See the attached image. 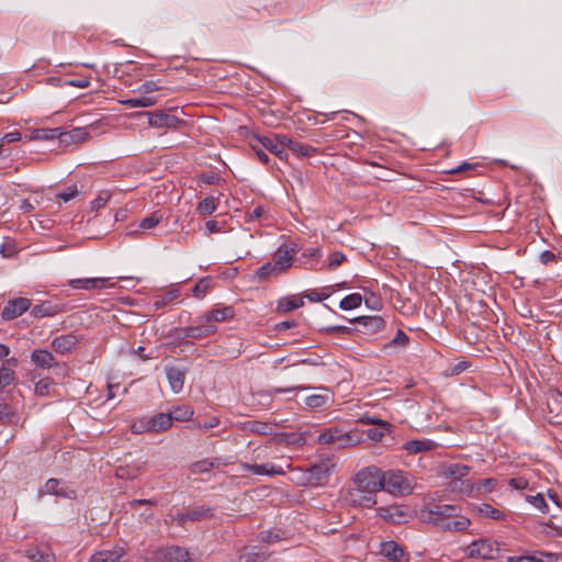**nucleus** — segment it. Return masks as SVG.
<instances>
[{
  "instance_id": "obj_1",
  "label": "nucleus",
  "mask_w": 562,
  "mask_h": 562,
  "mask_svg": "<svg viewBox=\"0 0 562 562\" xmlns=\"http://www.w3.org/2000/svg\"><path fill=\"white\" fill-rule=\"evenodd\" d=\"M418 519L441 531H464L471 521L460 515V507L448 504H429L417 510Z\"/></svg>"
},
{
  "instance_id": "obj_2",
  "label": "nucleus",
  "mask_w": 562,
  "mask_h": 562,
  "mask_svg": "<svg viewBox=\"0 0 562 562\" xmlns=\"http://www.w3.org/2000/svg\"><path fill=\"white\" fill-rule=\"evenodd\" d=\"M381 491L393 496L402 497L411 495L414 491L412 476L402 470L391 469L383 471L380 469Z\"/></svg>"
},
{
  "instance_id": "obj_3",
  "label": "nucleus",
  "mask_w": 562,
  "mask_h": 562,
  "mask_svg": "<svg viewBox=\"0 0 562 562\" xmlns=\"http://www.w3.org/2000/svg\"><path fill=\"white\" fill-rule=\"evenodd\" d=\"M470 468L460 463L446 464L442 468V473L446 477L451 479L450 486L452 491H459L464 495H472L473 483L469 480H464L468 475Z\"/></svg>"
},
{
  "instance_id": "obj_4",
  "label": "nucleus",
  "mask_w": 562,
  "mask_h": 562,
  "mask_svg": "<svg viewBox=\"0 0 562 562\" xmlns=\"http://www.w3.org/2000/svg\"><path fill=\"white\" fill-rule=\"evenodd\" d=\"M352 485L376 497V493L381 491L382 486L380 468L370 465L359 470L352 479Z\"/></svg>"
},
{
  "instance_id": "obj_5",
  "label": "nucleus",
  "mask_w": 562,
  "mask_h": 562,
  "mask_svg": "<svg viewBox=\"0 0 562 562\" xmlns=\"http://www.w3.org/2000/svg\"><path fill=\"white\" fill-rule=\"evenodd\" d=\"M334 465L335 464L331 459H322L304 471L301 483L314 486L325 484L333 471Z\"/></svg>"
},
{
  "instance_id": "obj_6",
  "label": "nucleus",
  "mask_w": 562,
  "mask_h": 562,
  "mask_svg": "<svg viewBox=\"0 0 562 562\" xmlns=\"http://www.w3.org/2000/svg\"><path fill=\"white\" fill-rule=\"evenodd\" d=\"M499 552L498 543L488 538L474 540L465 548V554L471 559L496 560Z\"/></svg>"
},
{
  "instance_id": "obj_7",
  "label": "nucleus",
  "mask_w": 562,
  "mask_h": 562,
  "mask_svg": "<svg viewBox=\"0 0 562 562\" xmlns=\"http://www.w3.org/2000/svg\"><path fill=\"white\" fill-rule=\"evenodd\" d=\"M318 443L333 445L337 448H346L352 445V438L349 432L338 427H330L318 435Z\"/></svg>"
},
{
  "instance_id": "obj_8",
  "label": "nucleus",
  "mask_w": 562,
  "mask_h": 562,
  "mask_svg": "<svg viewBox=\"0 0 562 562\" xmlns=\"http://www.w3.org/2000/svg\"><path fill=\"white\" fill-rule=\"evenodd\" d=\"M297 252L295 244H281L272 256V263L279 273L285 272L294 262V255Z\"/></svg>"
},
{
  "instance_id": "obj_9",
  "label": "nucleus",
  "mask_w": 562,
  "mask_h": 562,
  "mask_svg": "<svg viewBox=\"0 0 562 562\" xmlns=\"http://www.w3.org/2000/svg\"><path fill=\"white\" fill-rule=\"evenodd\" d=\"M32 306V302L26 297H18L9 300L1 311V318L3 321H12L21 316Z\"/></svg>"
},
{
  "instance_id": "obj_10",
  "label": "nucleus",
  "mask_w": 562,
  "mask_h": 562,
  "mask_svg": "<svg viewBox=\"0 0 562 562\" xmlns=\"http://www.w3.org/2000/svg\"><path fill=\"white\" fill-rule=\"evenodd\" d=\"M235 316V311L233 306L217 304L212 310L207 311L203 315L200 316V319L205 323H218L229 321Z\"/></svg>"
},
{
  "instance_id": "obj_11",
  "label": "nucleus",
  "mask_w": 562,
  "mask_h": 562,
  "mask_svg": "<svg viewBox=\"0 0 562 562\" xmlns=\"http://www.w3.org/2000/svg\"><path fill=\"white\" fill-rule=\"evenodd\" d=\"M346 501L356 507L371 508L376 504V497L362 492V490L351 486L346 495Z\"/></svg>"
},
{
  "instance_id": "obj_12",
  "label": "nucleus",
  "mask_w": 562,
  "mask_h": 562,
  "mask_svg": "<svg viewBox=\"0 0 562 562\" xmlns=\"http://www.w3.org/2000/svg\"><path fill=\"white\" fill-rule=\"evenodd\" d=\"M148 123L150 126L158 128H177L178 126L184 124V122L181 119L159 111L149 114Z\"/></svg>"
},
{
  "instance_id": "obj_13",
  "label": "nucleus",
  "mask_w": 562,
  "mask_h": 562,
  "mask_svg": "<svg viewBox=\"0 0 562 562\" xmlns=\"http://www.w3.org/2000/svg\"><path fill=\"white\" fill-rule=\"evenodd\" d=\"M240 468L243 471L251 472L256 475H283L285 471L283 468L276 465L273 463H262V464H250V463H241Z\"/></svg>"
},
{
  "instance_id": "obj_14",
  "label": "nucleus",
  "mask_w": 562,
  "mask_h": 562,
  "mask_svg": "<svg viewBox=\"0 0 562 562\" xmlns=\"http://www.w3.org/2000/svg\"><path fill=\"white\" fill-rule=\"evenodd\" d=\"M350 323H357L363 327L366 335H372L379 333L385 327V321L378 315L374 316H359L350 319Z\"/></svg>"
},
{
  "instance_id": "obj_15",
  "label": "nucleus",
  "mask_w": 562,
  "mask_h": 562,
  "mask_svg": "<svg viewBox=\"0 0 562 562\" xmlns=\"http://www.w3.org/2000/svg\"><path fill=\"white\" fill-rule=\"evenodd\" d=\"M90 134L86 127H76L70 131H66L60 127L59 143L64 145H74L82 143L89 138Z\"/></svg>"
},
{
  "instance_id": "obj_16",
  "label": "nucleus",
  "mask_w": 562,
  "mask_h": 562,
  "mask_svg": "<svg viewBox=\"0 0 562 562\" xmlns=\"http://www.w3.org/2000/svg\"><path fill=\"white\" fill-rule=\"evenodd\" d=\"M69 286L80 290L104 289L110 286L108 278H81L68 281Z\"/></svg>"
},
{
  "instance_id": "obj_17",
  "label": "nucleus",
  "mask_w": 562,
  "mask_h": 562,
  "mask_svg": "<svg viewBox=\"0 0 562 562\" xmlns=\"http://www.w3.org/2000/svg\"><path fill=\"white\" fill-rule=\"evenodd\" d=\"M172 426V417L168 413H159L146 419V427L142 430L150 432H160Z\"/></svg>"
},
{
  "instance_id": "obj_18",
  "label": "nucleus",
  "mask_w": 562,
  "mask_h": 562,
  "mask_svg": "<svg viewBox=\"0 0 562 562\" xmlns=\"http://www.w3.org/2000/svg\"><path fill=\"white\" fill-rule=\"evenodd\" d=\"M78 342L79 339L75 334H67L54 338L52 347L56 352L65 355L71 352Z\"/></svg>"
},
{
  "instance_id": "obj_19",
  "label": "nucleus",
  "mask_w": 562,
  "mask_h": 562,
  "mask_svg": "<svg viewBox=\"0 0 562 562\" xmlns=\"http://www.w3.org/2000/svg\"><path fill=\"white\" fill-rule=\"evenodd\" d=\"M323 252L321 247H307L304 248L302 251V258L305 260L301 263V266L305 269L310 270H321L324 269V267H319V259L322 258Z\"/></svg>"
},
{
  "instance_id": "obj_20",
  "label": "nucleus",
  "mask_w": 562,
  "mask_h": 562,
  "mask_svg": "<svg viewBox=\"0 0 562 562\" xmlns=\"http://www.w3.org/2000/svg\"><path fill=\"white\" fill-rule=\"evenodd\" d=\"M31 361L37 367L42 369H49L53 367H58L59 363L55 360L53 353L45 349H35L31 353Z\"/></svg>"
},
{
  "instance_id": "obj_21",
  "label": "nucleus",
  "mask_w": 562,
  "mask_h": 562,
  "mask_svg": "<svg viewBox=\"0 0 562 562\" xmlns=\"http://www.w3.org/2000/svg\"><path fill=\"white\" fill-rule=\"evenodd\" d=\"M44 493L53 494L56 496L65 497V498H74L76 495V492L65 484H61V482L57 479H49L46 481L44 485Z\"/></svg>"
},
{
  "instance_id": "obj_22",
  "label": "nucleus",
  "mask_w": 562,
  "mask_h": 562,
  "mask_svg": "<svg viewBox=\"0 0 562 562\" xmlns=\"http://www.w3.org/2000/svg\"><path fill=\"white\" fill-rule=\"evenodd\" d=\"M125 554L123 547L115 546L112 549L101 550L94 553L90 562H119Z\"/></svg>"
},
{
  "instance_id": "obj_23",
  "label": "nucleus",
  "mask_w": 562,
  "mask_h": 562,
  "mask_svg": "<svg viewBox=\"0 0 562 562\" xmlns=\"http://www.w3.org/2000/svg\"><path fill=\"white\" fill-rule=\"evenodd\" d=\"M380 554L391 562H401L404 558V550L395 541L390 540L381 543Z\"/></svg>"
},
{
  "instance_id": "obj_24",
  "label": "nucleus",
  "mask_w": 562,
  "mask_h": 562,
  "mask_svg": "<svg viewBox=\"0 0 562 562\" xmlns=\"http://www.w3.org/2000/svg\"><path fill=\"white\" fill-rule=\"evenodd\" d=\"M166 375L171 390L179 393L183 389L186 371L179 367H168L166 368Z\"/></svg>"
},
{
  "instance_id": "obj_25",
  "label": "nucleus",
  "mask_w": 562,
  "mask_h": 562,
  "mask_svg": "<svg viewBox=\"0 0 562 562\" xmlns=\"http://www.w3.org/2000/svg\"><path fill=\"white\" fill-rule=\"evenodd\" d=\"M324 393L322 394H313L305 398V405L310 409H321L327 407L334 400L329 394L327 387H319Z\"/></svg>"
},
{
  "instance_id": "obj_26",
  "label": "nucleus",
  "mask_w": 562,
  "mask_h": 562,
  "mask_svg": "<svg viewBox=\"0 0 562 562\" xmlns=\"http://www.w3.org/2000/svg\"><path fill=\"white\" fill-rule=\"evenodd\" d=\"M255 142L259 143L261 147L277 156L279 159H286L288 155L285 150L278 144L274 137L271 138L268 136H256Z\"/></svg>"
},
{
  "instance_id": "obj_27",
  "label": "nucleus",
  "mask_w": 562,
  "mask_h": 562,
  "mask_svg": "<svg viewBox=\"0 0 562 562\" xmlns=\"http://www.w3.org/2000/svg\"><path fill=\"white\" fill-rule=\"evenodd\" d=\"M195 323L196 325H192L190 330L193 339H203L210 337L217 330L216 325L201 321L200 316L195 319Z\"/></svg>"
},
{
  "instance_id": "obj_28",
  "label": "nucleus",
  "mask_w": 562,
  "mask_h": 562,
  "mask_svg": "<svg viewBox=\"0 0 562 562\" xmlns=\"http://www.w3.org/2000/svg\"><path fill=\"white\" fill-rule=\"evenodd\" d=\"M436 443L432 440L429 439H416V440H409L403 445V449L408 454H417L420 452L430 451L436 448Z\"/></svg>"
},
{
  "instance_id": "obj_29",
  "label": "nucleus",
  "mask_w": 562,
  "mask_h": 562,
  "mask_svg": "<svg viewBox=\"0 0 562 562\" xmlns=\"http://www.w3.org/2000/svg\"><path fill=\"white\" fill-rule=\"evenodd\" d=\"M270 553L257 546L246 547L240 555L245 562H263L269 558Z\"/></svg>"
},
{
  "instance_id": "obj_30",
  "label": "nucleus",
  "mask_w": 562,
  "mask_h": 562,
  "mask_svg": "<svg viewBox=\"0 0 562 562\" xmlns=\"http://www.w3.org/2000/svg\"><path fill=\"white\" fill-rule=\"evenodd\" d=\"M243 430L257 435H272L274 427L260 420H248L243 424Z\"/></svg>"
},
{
  "instance_id": "obj_31",
  "label": "nucleus",
  "mask_w": 562,
  "mask_h": 562,
  "mask_svg": "<svg viewBox=\"0 0 562 562\" xmlns=\"http://www.w3.org/2000/svg\"><path fill=\"white\" fill-rule=\"evenodd\" d=\"M160 562H189V553L183 548L172 547L164 552Z\"/></svg>"
},
{
  "instance_id": "obj_32",
  "label": "nucleus",
  "mask_w": 562,
  "mask_h": 562,
  "mask_svg": "<svg viewBox=\"0 0 562 562\" xmlns=\"http://www.w3.org/2000/svg\"><path fill=\"white\" fill-rule=\"evenodd\" d=\"M58 312V307L50 302H43L31 308V315L35 318L55 316Z\"/></svg>"
},
{
  "instance_id": "obj_33",
  "label": "nucleus",
  "mask_w": 562,
  "mask_h": 562,
  "mask_svg": "<svg viewBox=\"0 0 562 562\" xmlns=\"http://www.w3.org/2000/svg\"><path fill=\"white\" fill-rule=\"evenodd\" d=\"M217 205L218 198L209 195L198 203L196 212L202 216L211 215L216 211Z\"/></svg>"
},
{
  "instance_id": "obj_34",
  "label": "nucleus",
  "mask_w": 562,
  "mask_h": 562,
  "mask_svg": "<svg viewBox=\"0 0 562 562\" xmlns=\"http://www.w3.org/2000/svg\"><path fill=\"white\" fill-rule=\"evenodd\" d=\"M378 515L386 521L393 524H400L403 514L396 506L380 507L378 508Z\"/></svg>"
},
{
  "instance_id": "obj_35",
  "label": "nucleus",
  "mask_w": 562,
  "mask_h": 562,
  "mask_svg": "<svg viewBox=\"0 0 562 562\" xmlns=\"http://www.w3.org/2000/svg\"><path fill=\"white\" fill-rule=\"evenodd\" d=\"M193 409L191 406L189 405H180V406H176L173 407L169 413L168 415L170 417H172V422L173 420H177V422H187L189 419H191V417L193 416Z\"/></svg>"
},
{
  "instance_id": "obj_36",
  "label": "nucleus",
  "mask_w": 562,
  "mask_h": 562,
  "mask_svg": "<svg viewBox=\"0 0 562 562\" xmlns=\"http://www.w3.org/2000/svg\"><path fill=\"white\" fill-rule=\"evenodd\" d=\"M60 136V127L55 128H37L33 132V139L38 140H52V139H58Z\"/></svg>"
},
{
  "instance_id": "obj_37",
  "label": "nucleus",
  "mask_w": 562,
  "mask_h": 562,
  "mask_svg": "<svg viewBox=\"0 0 562 562\" xmlns=\"http://www.w3.org/2000/svg\"><path fill=\"white\" fill-rule=\"evenodd\" d=\"M476 510L481 516L491 518L494 520H502L505 518V514L503 512H501L497 508H494L490 504H481V505L476 506Z\"/></svg>"
},
{
  "instance_id": "obj_38",
  "label": "nucleus",
  "mask_w": 562,
  "mask_h": 562,
  "mask_svg": "<svg viewBox=\"0 0 562 562\" xmlns=\"http://www.w3.org/2000/svg\"><path fill=\"white\" fill-rule=\"evenodd\" d=\"M497 484L496 479L488 477L484 480H480L477 483H473V492L472 494L481 495L488 492H492Z\"/></svg>"
},
{
  "instance_id": "obj_39",
  "label": "nucleus",
  "mask_w": 562,
  "mask_h": 562,
  "mask_svg": "<svg viewBox=\"0 0 562 562\" xmlns=\"http://www.w3.org/2000/svg\"><path fill=\"white\" fill-rule=\"evenodd\" d=\"M361 303H362V295L359 293H351V294L345 296L340 301L339 307L342 311H350V310L359 307L361 305Z\"/></svg>"
},
{
  "instance_id": "obj_40",
  "label": "nucleus",
  "mask_w": 562,
  "mask_h": 562,
  "mask_svg": "<svg viewBox=\"0 0 562 562\" xmlns=\"http://www.w3.org/2000/svg\"><path fill=\"white\" fill-rule=\"evenodd\" d=\"M179 296H180V291L178 289H171V290L167 291L164 295L156 297V300L154 301V306L157 310L162 308L167 304L177 300Z\"/></svg>"
},
{
  "instance_id": "obj_41",
  "label": "nucleus",
  "mask_w": 562,
  "mask_h": 562,
  "mask_svg": "<svg viewBox=\"0 0 562 562\" xmlns=\"http://www.w3.org/2000/svg\"><path fill=\"white\" fill-rule=\"evenodd\" d=\"M162 221V214L160 211L153 212L150 215L144 217L138 227L140 229L147 231L156 227Z\"/></svg>"
},
{
  "instance_id": "obj_42",
  "label": "nucleus",
  "mask_w": 562,
  "mask_h": 562,
  "mask_svg": "<svg viewBox=\"0 0 562 562\" xmlns=\"http://www.w3.org/2000/svg\"><path fill=\"white\" fill-rule=\"evenodd\" d=\"M16 418L15 409L7 403H0V422L3 425H9Z\"/></svg>"
},
{
  "instance_id": "obj_43",
  "label": "nucleus",
  "mask_w": 562,
  "mask_h": 562,
  "mask_svg": "<svg viewBox=\"0 0 562 562\" xmlns=\"http://www.w3.org/2000/svg\"><path fill=\"white\" fill-rule=\"evenodd\" d=\"M15 380V372L8 364L0 367V389H5Z\"/></svg>"
},
{
  "instance_id": "obj_44",
  "label": "nucleus",
  "mask_w": 562,
  "mask_h": 562,
  "mask_svg": "<svg viewBox=\"0 0 562 562\" xmlns=\"http://www.w3.org/2000/svg\"><path fill=\"white\" fill-rule=\"evenodd\" d=\"M303 305H304L303 297H299V296L285 297L279 302V308H281L284 312H290V311L300 308Z\"/></svg>"
},
{
  "instance_id": "obj_45",
  "label": "nucleus",
  "mask_w": 562,
  "mask_h": 562,
  "mask_svg": "<svg viewBox=\"0 0 562 562\" xmlns=\"http://www.w3.org/2000/svg\"><path fill=\"white\" fill-rule=\"evenodd\" d=\"M290 150L301 157H310L316 153V149L310 145H305L299 142H289Z\"/></svg>"
},
{
  "instance_id": "obj_46",
  "label": "nucleus",
  "mask_w": 562,
  "mask_h": 562,
  "mask_svg": "<svg viewBox=\"0 0 562 562\" xmlns=\"http://www.w3.org/2000/svg\"><path fill=\"white\" fill-rule=\"evenodd\" d=\"M526 501L539 509L542 514H547L549 512V506L544 499L543 494L541 493H537L536 495H527Z\"/></svg>"
},
{
  "instance_id": "obj_47",
  "label": "nucleus",
  "mask_w": 562,
  "mask_h": 562,
  "mask_svg": "<svg viewBox=\"0 0 562 562\" xmlns=\"http://www.w3.org/2000/svg\"><path fill=\"white\" fill-rule=\"evenodd\" d=\"M389 431V423L386 422H379V427L376 428H370L367 431L368 438H370L373 441H381L382 438L385 436V434Z\"/></svg>"
},
{
  "instance_id": "obj_48",
  "label": "nucleus",
  "mask_w": 562,
  "mask_h": 562,
  "mask_svg": "<svg viewBox=\"0 0 562 562\" xmlns=\"http://www.w3.org/2000/svg\"><path fill=\"white\" fill-rule=\"evenodd\" d=\"M214 460L203 459L191 464L190 471L193 474H200L211 471L214 468Z\"/></svg>"
},
{
  "instance_id": "obj_49",
  "label": "nucleus",
  "mask_w": 562,
  "mask_h": 562,
  "mask_svg": "<svg viewBox=\"0 0 562 562\" xmlns=\"http://www.w3.org/2000/svg\"><path fill=\"white\" fill-rule=\"evenodd\" d=\"M346 260L347 258L344 252L334 251L333 254L329 255L327 265L323 267L329 271H333L336 270Z\"/></svg>"
},
{
  "instance_id": "obj_50",
  "label": "nucleus",
  "mask_w": 562,
  "mask_h": 562,
  "mask_svg": "<svg viewBox=\"0 0 562 562\" xmlns=\"http://www.w3.org/2000/svg\"><path fill=\"white\" fill-rule=\"evenodd\" d=\"M408 341L409 337L402 329H398L395 337L385 345V348H403Z\"/></svg>"
},
{
  "instance_id": "obj_51",
  "label": "nucleus",
  "mask_w": 562,
  "mask_h": 562,
  "mask_svg": "<svg viewBox=\"0 0 562 562\" xmlns=\"http://www.w3.org/2000/svg\"><path fill=\"white\" fill-rule=\"evenodd\" d=\"M280 274L277 269H274V266L271 262H266L262 265L257 271H256V278L259 280H266L271 276H278Z\"/></svg>"
},
{
  "instance_id": "obj_52",
  "label": "nucleus",
  "mask_w": 562,
  "mask_h": 562,
  "mask_svg": "<svg viewBox=\"0 0 562 562\" xmlns=\"http://www.w3.org/2000/svg\"><path fill=\"white\" fill-rule=\"evenodd\" d=\"M210 516H211V509L207 508V507H204V506L191 509V510L188 512V515H187V517H189V519L191 521H200V520L205 519V518H207Z\"/></svg>"
},
{
  "instance_id": "obj_53",
  "label": "nucleus",
  "mask_w": 562,
  "mask_h": 562,
  "mask_svg": "<svg viewBox=\"0 0 562 562\" xmlns=\"http://www.w3.org/2000/svg\"><path fill=\"white\" fill-rule=\"evenodd\" d=\"M53 390V382L50 379H42L35 384V393L40 396H48Z\"/></svg>"
},
{
  "instance_id": "obj_54",
  "label": "nucleus",
  "mask_w": 562,
  "mask_h": 562,
  "mask_svg": "<svg viewBox=\"0 0 562 562\" xmlns=\"http://www.w3.org/2000/svg\"><path fill=\"white\" fill-rule=\"evenodd\" d=\"M250 148L254 150L256 157L262 165H268L270 158L268 154L265 151V148L261 147L259 143L255 142V138L250 143Z\"/></svg>"
},
{
  "instance_id": "obj_55",
  "label": "nucleus",
  "mask_w": 562,
  "mask_h": 562,
  "mask_svg": "<svg viewBox=\"0 0 562 562\" xmlns=\"http://www.w3.org/2000/svg\"><path fill=\"white\" fill-rule=\"evenodd\" d=\"M210 282L207 278H202L198 281V283L192 289L193 296L201 299L209 291Z\"/></svg>"
},
{
  "instance_id": "obj_56",
  "label": "nucleus",
  "mask_w": 562,
  "mask_h": 562,
  "mask_svg": "<svg viewBox=\"0 0 562 562\" xmlns=\"http://www.w3.org/2000/svg\"><path fill=\"white\" fill-rule=\"evenodd\" d=\"M323 330L329 335H350L355 331L353 328L342 325L328 326L325 327Z\"/></svg>"
},
{
  "instance_id": "obj_57",
  "label": "nucleus",
  "mask_w": 562,
  "mask_h": 562,
  "mask_svg": "<svg viewBox=\"0 0 562 562\" xmlns=\"http://www.w3.org/2000/svg\"><path fill=\"white\" fill-rule=\"evenodd\" d=\"M139 472V468H130V467H126V468H119L116 470V476L120 477V479H133V477H136L137 474Z\"/></svg>"
},
{
  "instance_id": "obj_58",
  "label": "nucleus",
  "mask_w": 562,
  "mask_h": 562,
  "mask_svg": "<svg viewBox=\"0 0 562 562\" xmlns=\"http://www.w3.org/2000/svg\"><path fill=\"white\" fill-rule=\"evenodd\" d=\"M78 193H79V191L77 190L76 187H69L65 191L57 193L56 198L64 202H69L70 200L76 198L78 195Z\"/></svg>"
},
{
  "instance_id": "obj_59",
  "label": "nucleus",
  "mask_w": 562,
  "mask_h": 562,
  "mask_svg": "<svg viewBox=\"0 0 562 562\" xmlns=\"http://www.w3.org/2000/svg\"><path fill=\"white\" fill-rule=\"evenodd\" d=\"M111 194L108 191H101L99 195L92 201V209L99 210L103 207L109 201Z\"/></svg>"
},
{
  "instance_id": "obj_60",
  "label": "nucleus",
  "mask_w": 562,
  "mask_h": 562,
  "mask_svg": "<svg viewBox=\"0 0 562 562\" xmlns=\"http://www.w3.org/2000/svg\"><path fill=\"white\" fill-rule=\"evenodd\" d=\"M190 330L191 326L176 328L172 331V337L177 340H186L188 338H192Z\"/></svg>"
},
{
  "instance_id": "obj_61",
  "label": "nucleus",
  "mask_w": 562,
  "mask_h": 562,
  "mask_svg": "<svg viewBox=\"0 0 562 562\" xmlns=\"http://www.w3.org/2000/svg\"><path fill=\"white\" fill-rule=\"evenodd\" d=\"M330 293H321L317 290H311L305 292L304 297L308 299L311 302H322L329 297Z\"/></svg>"
},
{
  "instance_id": "obj_62",
  "label": "nucleus",
  "mask_w": 562,
  "mask_h": 562,
  "mask_svg": "<svg viewBox=\"0 0 562 562\" xmlns=\"http://www.w3.org/2000/svg\"><path fill=\"white\" fill-rule=\"evenodd\" d=\"M265 207L261 206V205H257L256 207H254L251 211H248L246 213V218H247V222H251V221H255V220H258V218H261L265 214Z\"/></svg>"
},
{
  "instance_id": "obj_63",
  "label": "nucleus",
  "mask_w": 562,
  "mask_h": 562,
  "mask_svg": "<svg viewBox=\"0 0 562 562\" xmlns=\"http://www.w3.org/2000/svg\"><path fill=\"white\" fill-rule=\"evenodd\" d=\"M366 305L371 310H380L381 308V300L374 293H371L370 296L364 297Z\"/></svg>"
},
{
  "instance_id": "obj_64",
  "label": "nucleus",
  "mask_w": 562,
  "mask_h": 562,
  "mask_svg": "<svg viewBox=\"0 0 562 562\" xmlns=\"http://www.w3.org/2000/svg\"><path fill=\"white\" fill-rule=\"evenodd\" d=\"M507 562H542L533 555L508 557Z\"/></svg>"
}]
</instances>
